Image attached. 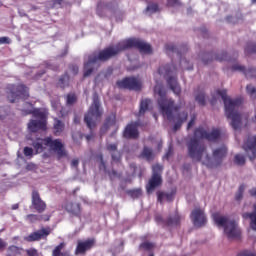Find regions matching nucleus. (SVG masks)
<instances>
[{"instance_id":"f257e3e1","label":"nucleus","mask_w":256,"mask_h":256,"mask_svg":"<svg viewBox=\"0 0 256 256\" xmlns=\"http://www.w3.org/2000/svg\"><path fill=\"white\" fill-rule=\"evenodd\" d=\"M136 48L141 54H151L152 48L151 45L145 43L143 40L138 38H130L119 42L115 46H109L100 50L99 52H93L88 56V61L84 63V73L83 76L89 77L95 70H98L100 67V62H106L111 58L117 56L120 52Z\"/></svg>"},{"instance_id":"f03ea898","label":"nucleus","mask_w":256,"mask_h":256,"mask_svg":"<svg viewBox=\"0 0 256 256\" xmlns=\"http://www.w3.org/2000/svg\"><path fill=\"white\" fill-rule=\"evenodd\" d=\"M221 132L219 129H213L207 132L203 127L196 128L194 137L187 143L188 155L193 161H201L203 155H206V161L209 163L210 157L206 154V146L202 143V139L207 141H218Z\"/></svg>"},{"instance_id":"7ed1b4c3","label":"nucleus","mask_w":256,"mask_h":256,"mask_svg":"<svg viewBox=\"0 0 256 256\" xmlns=\"http://www.w3.org/2000/svg\"><path fill=\"white\" fill-rule=\"evenodd\" d=\"M217 94L221 96L225 105V114L228 119H231V126L238 130L241 126L242 116L238 113L239 107L243 103L242 98L231 99L227 96V90H217Z\"/></svg>"},{"instance_id":"20e7f679","label":"nucleus","mask_w":256,"mask_h":256,"mask_svg":"<svg viewBox=\"0 0 256 256\" xmlns=\"http://www.w3.org/2000/svg\"><path fill=\"white\" fill-rule=\"evenodd\" d=\"M154 91L156 94L159 95L157 103L161 113L163 114V116H166L167 119L171 120L173 112H177L180 109V106L175 105L174 100H172L171 98H167L166 90L163 86L156 85Z\"/></svg>"},{"instance_id":"39448f33","label":"nucleus","mask_w":256,"mask_h":256,"mask_svg":"<svg viewBox=\"0 0 256 256\" xmlns=\"http://www.w3.org/2000/svg\"><path fill=\"white\" fill-rule=\"evenodd\" d=\"M213 220L218 227L224 228V233L229 240L240 239L241 230L235 220H229L226 216H221L218 213L213 214Z\"/></svg>"},{"instance_id":"423d86ee","label":"nucleus","mask_w":256,"mask_h":256,"mask_svg":"<svg viewBox=\"0 0 256 256\" xmlns=\"http://www.w3.org/2000/svg\"><path fill=\"white\" fill-rule=\"evenodd\" d=\"M6 93L10 103H15V101H19V99H29V88L23 84H8Z\"/></svg>"},{"instance_id":"0eeeda50","label":"nucleus","mask_w":256,"mask_h":256,"mask_svg":"<svg viewBox=\"0 0 256 256\" xmlns=\"http://www.w3.org/2000/svg\"><path fill=\"white\" fill-rule=\"evenodd\" d=\"M102 112L100 110L99 98H94L93 103L89 108V111L84 117V122L89 127L90 130H93L97 126L96 121L101 117Z\"/></svg>"},{"instance_id":"6e6552de","label":"nucleus","mask_w":256,"mask_h":256,"mask_svg":"<svg viewBox=\"0 0 256 256\" xmlns=\"http://www.w3.org/2000/svg\"><path fill=\"white\" fill-rule=\"evenodd\" d=\"M163 168L159 164L152 166V176L146 185V191L148 194L152 193L158 187H161L163 183L162 179Z\"/></svg>"},{"instance_id":"1a4fd4ad","label":"nucleus","mask_w":256,"mask_h":256,"mask_svg":"<svg viewBox=\"0 0 256 256\" xmlns=\"http://www.w3.org/2000/svg\"><path fill=\"white\" fill-rule=\"evenodd\" d=\"M155 221L163 228L168 227L176 229L181 225V216L178 211H176L174 216H169L167 219H164L161 215H156Z\"/></svg>"},{"instance_id":"9d476101","label":"nucleus","mask_w":256,"mask_h":256,"mask_svg":"<svg viewBox=\"0 0 256 256\" xmlns=\"http://www.w3.org/2000/svg\"><path fill=\"white\" fill-rule=\"evenodd\" d=\"M96 241L95 238H88L86 240H78L77 246L75 249L76 256H85L87 252L93 250L95 248Z\"/></svg>"},{"instance_id":"9b49d317","label":"nucleus","mask_w":256,"mask_h":256,"mask_svg":"<svg viewBox=\"0 0 256 256\" xmlns=\"http://www.w3.org/2000/svg\"><path fill=\"white\" fill-rule=\"evenodd\" d=\"M116 84L121 89L139 91L142 88L141 81L135 77H126L123 80L117 81Z\"/></svg>"},{"instance_id":"f8f14e48","label":"nucleus","mask_w":256,"mask_h":256,"mask_svg":"<svg viewBox=\"0 0 256 256\" xmlns=\"http://www.w3.org/2000/svg\"><path fill=\"white\" fill-rule=\"evenodd\" d=\"M190 218L192 220L194 227L196 228H203L207 224V217L205 215L204 209L195 208L191 212Z\"/></svg>"},{"instance_id":"ddd939ff","label":"nucleus","mask_w":256,"mask_h":256,"mask_svg":"<svg viewBox=\"0 0 256 256\" xmlns=\"http://www.w3.org/2000/svg\"><path fill=\"white\" fill-rule=\"evenodd\" d=\"M31 207L36 213H45L47 210V203L41 198L39 191L33 190L31 195Z\"/></svg>"},{"instance_id":"4468645a","label":"nucleus","mask_w":256,"mask_h":256,"mask_svg":"<svg viewBox=\"0 0 256 256\" xmlns=\"http://www.w3.org/2000/svg\"><path fill=\"white\" fill-rule=\"evenodd\" d=\"M51 235V228L42 227L41 229L32 232L30 235L24 237V241L27 243H35V241H41V239H47Z\"/></svg>"},{"instance_id":"2eb2a0df","label":"nucleus","mask_w":256,"mask_h":256,"mask_svg":"<svg viewBox=\"0 0 256 256\" xmlns=\"http://www.w3.org/2000/svg\"><path fill=\"white\" fill-rule=\"evenodd\" d=\"M243 149L247 153L250 161H255L256 159V135L248 136L243 144Z\"/></svg>"},{"instance_id":"dca6fc26","label":"nucleus","mask_w":256,"mask_h":256,"mask_svg":"<svg viewBox=\"0 0 256 256\" xmlns=\"http://www.w3.org/2000/svg\"><path fill=\"white\" fill-rule=\"evenodd\" d=\"M44 145L50 147L51 151H54V153H61V155H63V143L61 140H53V138L47 137L44 138Z\"/></svg>"},{"instance_id":"f3484780","label":"nucleus","mask_w":256,"mask_h":256,"mask_svg":"<svg viewBox=\"0 0 256 256\" xmlns=\"http://www.w3.org/2000/svg\"><path fill=\"white\" fill-rule=\"evenodd\" d=\"M138 126L137 122H131L125 127L123 136L127 139H137L139 137Z\"/></svg>"},{"instance_id":"a211bd4d","label":"nucleus","mask_w":256,"mask_h":256,"mask_svg":"<svg viewBox=\"0 0 256 256\" xmlns=\"http://www.w3.org/2000/svg\"><path fill=\"white\" fill-rule=\"evenodd\" d=\"M106 149H107V151H109V153H111V164L112 165H113V163H121L122 154L120 151L117 150L118 149L117 143L107 144Z\"/></svg>"},{"instance_id":"6ab92c4d","label":"nucleus","mask_w":256,"mask_h":256,"mask_svg":"<svg viewBox=\"0 0 256 256\" xmlns=\"http://www.w3.org/2000/svg\"><path fill=\"white\" fill-rule=\"evenodd\" d=\"M28 129L31 131V133L45 131L47 129V120H30L28 123Z\"/></svg>"},{"instance_id":"aec40b11","label":"nucleus","mask_w":256,"mask_h":256,"mask_svg":"<svg viewBox=\"0 0 256 256\" xmlns=\"http://www.w3.org/2000/svg\"><path fill=\"white\" fill-rule=\"evenodd\" d=\"M175 195H176V190H172L171 192L158 191L157 201L161 204L163 203V201H168V203H171L172 201H174Z\"/></svg>"},{"instance_id":"412c9836","label":"nucleus","mask_w":256,"mask_h":256,"mask_svg":"<svg viewBox=\"0 0 256 256\" xmlns=\"http://www.w3.org/2000/svg\"><path fill=\"white\" fill-rule=\"evenodd\" d=\"M232 71H240L244 73L247 78H256V68L246 69L242 65L235 64L232 66Z\"/></svg>"},{"instance_id":"4be33fe9","label":"nucleus","mask_w":256,"mask_h":256,"mask_svg":"<svg viewBox=\"0 0 256 256\" xmlns=\"http://www.w3.org/2000/svg\"><path fill=\"white\" fill-rule=\"evenodd\" d=\"M226 155H227V148L225 146H222L221 148H218L213 151V159L214 161H216L217 165H221Z\"/></svg>"},{"instance_id":"5701e85b","label":"nucleus","mask_w":256,"mask_h":256,"mask_svg":"<svg viewBox=\"0 0 256 256\" xmlns=\"http://www.w3.org/2000/svg\"><path fill=\"white\" fill-rule=\"evenodd\" d=\"M66 210L72 216H75V217L81 216V204L79 203L70 202L66 204Z\"/></svg>"},{"instance_id":"b1692460","label":"nucleus","mask_w":256,"mask_h":256,"mask_svg":"<svg viewBox=\"0 0 256 256\" xmlns=\"http://www.w3.org/2000/svg\"><path fill=\"white\" fill-rule=\"evenodd\" d=\"M25 219L29 223H37L39 221H49L50 217L47 214H28Z\"/></svg>"},{"instance_id":"393cba45","label":"nucleus","mask_w":256,"mask_h":256,"mask_svg":"<svg viewBox=\"0 0 256 256\" xmlns=\"http://www.w3.org/2000/svg\"><path fill=\"white\" fill-rule=\"evenodd\" d=\"M25 115H33L36 119H40V121H47V114L41 111L39 108H34L32 110H23Z\"/></svg>"},{"instance_id":"a878e982","label":"nucleus","mask_w":256,"mask_h":256,"mask_svg":"<svg viewBox=\"0 0 256 256\" xmlns=\"http://www.w3.org/2000/svg\"><path fill=\"white\" fill-rule=\"evenodd\" d=\"M253 212L249 213V212H246V213H243L242 217L243 219L245 220H250V227L253 231L256 232V204H254L253 206Z\"/></svg>"},{"instance_id":"bb28decb","label":"nucleus","mask_w":256,"mask_h":256,"mask_svg":"<svg viewBox=\"0 0 256 256\" xmlns=\"http://www.w3.org/2000/svg\"><path fill=\"white\" fill-rule=\"evenodd\" d=\"M165 49L167 51V53L169 52H176L177 55L180 57L183 53L188 51V46L187 45H182L179 48H177L175 45L173 44H166Z\"/></svg>"},{"instance_id":"cd10ccee","label":"nucleus","mask_w":256,"mask_h":256,"mask_svg":"<svg viewBox=\"0 0 256 256\" xmlns=\"http://www.w3.org/2000/svg\"><path fill=\"white\" fill-rule=\"evenodd\" d=\"M167 84L169 85L170 89L176 94L180 95L181 94V87L178 84L177 78L176 77H169L167 79Z\"/></svg>"},{"instance_id":"c85d7f7f","label":"nucleus","mask_w":256,"mask_h":256,"mask_svg":"<svg viewBox=\"0 0 256 256\" xmlns=\"http://www.w3.org/2000/svg\"><path fill=\"white\" fill-rule=\"evenodd\" d=\"M116 123V115L115 114H111L109 115L106 120L104 125L101 128V133H105L110 126H113Z\"/></svg>"},{"instance_id":"c756f323","label":"nucleus","mask_w":256,"mask_h":256,"mask_svg":"<svg viewBox=\"0 0 256 256\" xmlns=\"http://www.w3.org/2000/svg\"><path fill=\"white\" fill-rule=\"evenodd\" d=\"M195 99L201 106L206 105V97L204 89H201L200 87L195 91Z\"/></svg>"},{"instance_id":"7c9ffc66","label":"nucleus","mask_w":256,"mask_h":256,"mask_svg":"<svg viewBox=\"0 0 256 256\" xmlns=\"http://www.w3.org/2000/svg\"><path fill=\"white\" fill-rule=\"evenodd\" d=\"M151 104V100L148 98L142 99L140 102L139 112L138 116H143L145 112L149 109V106Z\"/></svg>"},{"instance_id":"2f4dec72","label":"nucleus","mask_w":256,"mask_h":256,"mask_svg":"<svg viewBox=\"0 0 256 256\" xmlns=\"http://www.w3.org/2000/svg\"><path fill=\"white\" fill-rule=\"evenodd\" d=\"M22 253H23V248L19 246L11 245L8 247L9 256H18V255H22Z\"/></svg>"},{"instance_id":"473e14b6","label":"nucleus","mask_w":256,"mask_h":256,"mask_svg":"<svg viewBox=\"0 0 256 256\" xmlns=\"http://www.w3.org/2000/svg\"><path fill=\"white\" fill-rule=\"evenodd\" d=\"M141 155L146 161H152L154 159L153 150L147 146L143 148Z\"/></svg>"},{"instance_id":"72a5a7b5","label":"nucleus","mask_w":256,"mask_h":256,"mask_svg":"<svg viewBox=\"0 0 256 256\" xmlns=\"http://www.w3.org/2000/svg\"><path fill=\"white\" fill-rule=\"evenodd\" d=\"M126 193L132 199H139V197H142V189L141 188L129 189L126 191Z\"/></svg>"},{"instance_id":"f704fd0d","label":"nucleus","mask_w":256,"mask_h":256,"mask_svg":"<svg viewBox=\"0 0 256 256\" xmlns=\"http://www.w3.org/2000/svg\"><path fill=\"white\" fill-rule=\"evenodd\" d=\"M32 145L36 151V155L37 153H43V145H45V139H38L37 141H34Z\"/></svg>"},{"instance_id":"c9c22d12","label":"nucleus","mask_w":256,"mask_h":256,"mask_svg":"<svg viewBox=\"0 0 256 256\" xmlns=\"http://www.w3.org/2000/svg\"><path fill=\"white\" fill-rule=\"evenodd\" d=\"M172 68L174 70H176V68L170 64H167L165 66H161L159 69H158V73L160 75H169L171 72H173Z\"/></svg>"},{"instance_id":"e433bc0d","label":"nucleus","mask_w":256,"mask_h":256,"mask_svg":"<svg viewBox=\"0 0 256 256\" xmlns=\"http://www.w3.org/2000/svg\"><path fill=\"white\" fill-rule=\"evenodd\" d=\"M78 98H77V94L75 93H69L66 96V105L67 106H73L77 103Z\"/></svg>"},{"instance_id":"4c0bfd02","label":"nucleus","mask_w":256,"mask_h":256,"mask_svg":"<svg viewBox=\"0 0 256 256\" xmlns=\"http://www.w3.org/2000/svg\"><path fill=\"white\" fill-rule=\"evenodd\" d=\"M188 118V113L187 112H182L180 114V117L178 119V122L174 125V130L177 131L178 129L181 128L182 123L185 122Z\"/></svg>"},{"instance_id":"58836bf2","label":"nucleus","mask_w":256,"mask_h":256,"mask_svg":"<svg viewBox=\"0 0 256 256\" xmlns=\"http://www.w3.org/2000/svg\"><path fill=\"white\" fill-rule=\"evenodd\" d=\"M108 8V4L104 3V2H99L96 8V13L99 17H104L105 13H104V9Z\"/></svg>"},{"instance_id":"ea45409f","label":"nucleus","mask_w":256,"mask_h":256,"mask_svg":"<svg viewBox=\"0 0 256 256\" xmlns=\"http://www.w3.org/2000/svg\"><path fill=\"white\" fill-rule=\"evenodd\" d=\"M253 53L256 54V44L252 43V42H249L246 45L245 54L249 55V54H253Z\"/></svg>"},{"instance_id":"a19ab883","label":"nucleus","mask_w":256,"mask_h":256,"mask_svg":"<svg viewBox=\"0 0 256 256\" xmlns=\"http://www.w3.org/2000/svg\"><path fill=\"white\" fill-rule=\"evenodd\" d=\"M54 131H55L54 132L55 135H59V133H61V131H63V122H61V120L55 119Z\"/></svg>"},{"instance_id":"79ce46f5","label":"nucleus","mask_w":256,"mask_h":256,"mask_svg":"<svg viewBox=\"0 0 256 256\" xmlns=\"http://www.w3.org/2000/svg\"><path fill=\"white\" fill-rule=\"evenodd\" d=\"M63 247H65L64 243H60L58 246L55 247V249L52 252V256H64L63 255Z\"/></svg>"},{"instance_id":"37998d69","label":"nucleus","mask_w":256,"mask_h":256,"mask_svg":"<svg viewBox=\"0 0 256 256\" xmlns=\"http://www.w3.org/2000/svg\"><path fill=\"white\" fill-rule=\"evenodd\" d=\"M234 163L235 165H240V166L245 165L246 163L245 157L242 154H236L234 157Z\"/></svg>"},{"instance_id":"c03bdc74","label":"nucleus","mask_w":256,"mask_h":256,"mask_svg":"<svg viewBox=\"0 0 256 256\" xmlns=\"http://www.w3.org/2000/svg\"><path fill=\"white\" fill-rule=\"evenodd\" d=\"M246 91L251 99H256V88L254 86H252L251 84L247 85Z\"/></svg>"},{"instance_id":"a18cd8bd","label":"nucleus","mask_w":256,"mask_h":256,"mask_svg":"<svg viewBox=\"0 0 256 256\" xmlns=\"http://www.w3.org/2000/svg\"><path fill=\"white\" fill-rule=\"evenodd\" d=\"M147 12H151V13H156L160 11V8L158 6V4L156 3H150L147 8H146Z\"/></svg>"},{"instance_id":"49530a36","label":"nucleus","mask_w":256,"mask_h":256,"mask_svg":"<svg viewBox=\"0 0 256 256\" xmlns=\"http://www.w3.org/2000/svg\"><path fill=\"white\" fill-rule=\"evenodd\" d=\"M216 61H230L226 52H222L221 54H217L214 58Z\"/></svg>"},{"instance_id":"de8ad7c7","label":"nucleus","mask_w":256,"mask_h":256,"mask_svg":"<svg viewBox=\"0 0 256 256\" xmlns=\"http://www.w3.org/2000/svg\"><path fill=\"white\" fill-rule=\"evenodd\" d=\"M68 71L71 75L75 76L79 74V66L72 64L68 66Z\"/></svg>"},{"instance_id":"09e8293b","label":"nucleus","mask_w":256,"mask_h":256,"mask_svg":"<svg viewBox=\"0 0 256 256\" xmlns=\"http://www.w3.org/2000/svg\"><path fill=\"white\" fill-rule=\"evenodd\" d=\"M154 247L153 243L151 242H143L140 244L139 248L143 249L144 251H150Z\"/></svg>"},{"instance_id":"8fccbe9b","label":"nucleus","mask_w":256,"mask_h":256,"mask_svg":"<svg viewBox=\"0 0 256 256\" xmlns=\"http://www.w3.org/2000/svg\"><path fill=\"white\" fill-rule=\"evenodd\" d=\"M9 115V108L0 106V119L3 120Z\"/></svg>"},{"instance_id":"3c124183","label":"nucleus","mask_w":256,"mask_h":256,"mask_svg":"<svg viewBox=\"0 0 256 256\" xmlns=\"http://www.w3.org/2000/svg\"><path fill=\"white\" fill-rule=\"evenodd\" d=\"M109 178L111 179V181H113V179H120L121 174L118 173L116 170H112L110 172H108Z\"/></svg>"},{"instance_id":"603ef678","label":"nucleus","mask_w":256,"mask_h":256,"mask_svg":"<svg viewBox=\"0 0 256 256\" xmlns=\"http://www.w3.org/2000/svg\"><path fill=\"white\" fill-rule=\"evenodd\" d=\"M23 153H24L25 157H33V148L26 146L23 149Z\"/></svg>"},{"instance_id":"864d4df0","label":"nucleus","mask_w":256,"mask_h":256,"mask_svg":"<svg viewBox=\"0 0 256 256\" xmlns=\"http://www.w3.org/2000/svg\"><path fill=\"white\" fill-rule=\"evenodd\" d=\"M97 159H98V161H99V163H100L99 169H103L104 171H106V164H105V162H104L103 155H102V154H99V155L97 156Z\"/></svg>"},{"instance_id":"5fc2aeb1","label":"nucleus","mask_w":256,"mask_h":256,"mask_svg":"<svg viewBox=\"0 0 256 256\" xmlns=\"http://www.w3.org/2000/svg\"><path fill=\"white\" fill-rule=\"evenodd\" d=\"M28 256H39V252L35 248H30L26 250Z\"/></svg>"},{"instance_id":"6e6d98bb","label":"nucleus","mask_w":256,"mask_h":256,"mask_svg":"<svg viewBox=\"0 0 256 256\" xmlns=\"http://www.w3.org/2000/svg\"><path fill=\"white\" fill-rule=\"evenodd\" d=\"M179 5H181L179 0H167L168 7H174V6H179Z\"/></svg>"},{"instance_id":"4d7b16f0","label":"nucleus","mask_w":256,"mask_h":256,"mask_svg":"<svg viewBox=\"0 0 256 256\" xmlns=\"http://www.w3.org/2000/svg\"><path fill=\"white\" fill-rule=\"evenodd\" d=\"M238 256H256V254H255V253H252V252H250V251L245 250V251L240 252V253L238 254Z\"/></svg>"},{"instance_id":"13d9d810","label":"nucleus","mask_w":256,"mask_h":256,"mask_svg":"<svg viewBox=\"0 0 256 256\" xmlns=\"http://www.w3.org/2000/svg\"><path fill=\"white\" fill-rule=\"evenodd\" d=\"M71 167L72 169H77L79 167V159L75 158L71 161Z\"/></svg>"},{"instance_id":"bf43d9fd","label":"nucleus","mask_w":256,"mask_h":256,"mask_svg":"<svg viewBox=\"0 0 256 256\" xmlns=\"http://www.w3.org/2000/svg\"><path fill=\"white\" fill-rule=\"evenodd\" d=\"M7 44L9 45V43H11V40L8 38V37H1L0 38V45H3V44Z\"/></svg>"},{"instance_id":"052dcab7","label":"nucleus","mask_w":256,"mask_h":256,"mask_svg":"<svg viewBox=\"0 0 256 256\" xmlns=\"http://www.w3.org/2000/svg\"><path fill=\"white\" fill-rule=\"evenodd\" d=\"M65 78L61 77L57 83V87H60L61 89H63L65 87Z\"/></svg>"},{"instance_id":"680f3d73","label":"nucleus","mask_w":256,"mask_h":256,"mask_svg":"<svg viewBox=\"0 0 256 256\" xmlns=\"http://www.w3.org/2000/svg\"><path fill=\"white\" fill-rule=\"evenodd\" d=\"M172 153H173V149L170 146L167 153L165 154L166 159H169V157H171Z\"/></svg>"},{"instance_id":"e2e57ef3","label":"nucleus","mask_w":256,"mask_h":256,"mask_svg":"<svg viewBox=\"0 0 256 256\" xmlns=\"http://www.w3.org/2000/svg\"><path fill=\"white\" fill-rule=\"evenodd\" d=\"M195 124V116L189 121L187 129H190Z\"/></svg>"},{"instance_id":"0e129e2a","label":"nucleus","mask_w":256,"mask_h":256,"mask_svg":"<svg viewBox=\"0 0 256 256\" xmlns=\"http://www.w3.org/2000/svg\"><path fill=\"white\" fill-rule=\"evenodd\" d=\"M5 247H7V243H5V241H3V239L0 238V250L5 249Z\"/></svg>"},{"instance_id":"69168bd1","label":"nucleus","mask_w":256,"mask_h":256,"mask_svg":"<svg viewBox=\"0 0 256 256\" xmlns=\"http://www.w3.org/2000/svg\"><path fill=\"white\" fill-rule=\"evenodd\" d=\"M251 197H256V188H253L249 191Z\"/></svg>"},{"instance_id":"338daca9","label":"nucleus","mask_w":256,"mask_h":256,"mask_svg":"<svg viewBox=\"0 0 256 256\" xmlns=\"http://www.w3.org/2000/svg\"><path fill=\"white\" fill-rule=\"evenodd\" d=\"M242 197H243V193L238 192L236 194V201H240L242 199Z\"/></svg>"},{"instance_id":"774afa93","label":"nucleus","mask_w":256,"mask_h":256,"mask_svg":"<svg viewBox=\"0 0 256 256\" xmlns=\"http://www.w3.org/2000/svg\"><path fill=\"white\" fill-rule=\"evenodd\" d=\"M93 137H95V135H93V133L86 135V140L91 141V139H93Z\"/></svg>"}]
</instances>
